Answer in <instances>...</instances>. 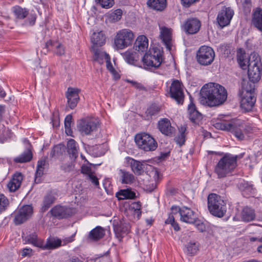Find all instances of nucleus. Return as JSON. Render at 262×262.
<instances>
[{
  "label": "nucleus",
  "instance_id": "f257e3e1",
  "mask_svg": "<svg viewBox=\"0 0 262 262\" xmlns=\"http://www.w3.org/2000/svg\"><path fill=\"white\" fill-rule=\"evenodd\" d=\"M200 95L201 103L212 107L223 103L227 99V93L220 84L209 83L203 86Z\"/></svg>",
  "mask_w": 262,
  "mask_h": 262
},
{
  "label": "nucleus",
  "instance_id": "f03ea898",
  "mask_svg": "<svg viewBox=\"0 0 262 262\" xmlns=\"http://www.w3.org/2000/svg\"><path fill=\"white\" fill-rule=\"evenodd\" d=\"M238 158L237 155L225 154L215 167L214 172L218 177L222 178L230 175L237 166V160Z\"/></svg>",
  "mask_w": 262,
  "mask_h": 262
},
{
  "label": "nucleus",
  "instance_id": "7ed1b4c3",
  "mask_svg": "<svg viewBox=\"0 0 262 262\" xmlns=\"http://www.w3.org/2000/svg\"><path fill=\"white\" fill-rule=\"evenodd\" d=\"M217 128L231 132L239 140H243L245 138L244 133L247 132L246 125L243 121L239 119H233L230 121H221L215 124Z\"/></svg>",
  "mask_w": 262,
  "mask_h": 262
},
{
  "label": "nucleus",
  "instance_id": "20e7f679",
  "mask_svg": "<svg viewBox=\"0 0 262 262\" xmlns=\"http://www.w3.org/2000/svg\"><path fill=\"white\" fill-rule=\"evenodd\" d=\"M208 209L209 212L214 216L223 217L227 211L226 202L219 195L209 194L207 198Z\"/></svg>",
  "mask_w": 262,
  "mask_h": 262
},
{
  "label": "nucleus",
  "instance_id": "39448f33",
  "mask_svg": "<svg viewBox=\"0 0 262 262\" xmlns=\"http://www.w3.org/2000/svg\"><path fill=\"white\" fill-rule=\"evenodd\" d=\"M27 241L35 247L42 250H52L62 246L61 239L55 237H49L45 243L43 241L38 238L36 233L30 234L27 237Z\"/></svg>",
  "mask_w": 262,
  "mask_h": 262
},
{
  "label": "nucleus",
  "instance_id": "423d86ee",
  "mask_svg": "<svg viewBox=\"0 0 262 262\" xmlns=\"http://www.w3.org/2000/svg\"><path fill=\"white\" fill-rule=\"evenodd\" d=\"M135 35L132 31L127 29H122L117 32L114 39L115 47L122 50L130 46L134 39Z\"/></svg>",
  "mask_w": 262,
  "mask_h": 262
},
{
  "label": "nucleus",
  "instance_id": "0eeeda50",
  "mask_svg": "<svg viewBox=\"0 0 262 262\" xmlns=\"http://www.w3.org/2000/svg\"><path fill=\"white\" fill-rule=\"evenodd\" d=\"M135 141L139 148L145 151H154L158 146L155 139L146 133L137 134L135 137Z\"/></svg>",
  "mask_w": 262,
  "mask_h": 262
},
{
  "label": "nucleus",
  "instance_id": "6e6552de",
  "mask_svg": "<svg viewBox=\"0 0 262 262\" xmlns=\"http://www.w3.org/2000/svg\"><path fill=\"white\" fill-rule=\"evenodd\" d=\"M99 121L93 118H86L80 120L77 123V128L84 135H92L99 127Z\"/></svg>",
  "mask_w": 262,
  "mask_h": 262
},
{
  "label": "nucleus",
  "instance_id": "1a4fd4ad",
  "mask_svg": "<svg viewBox=\"0 0 262 262\" xmlns=\"http://www.w3.org/2000/svg\"><path fill=\"white\" fill-rule=\"evenodd\" d=\"M214 57L215 53L212 48L206 46H201L196 53L197 61L203 66L210 64Z\"/></svg>",
  "mask_w": 262,
  "mask_h": 262
},
{
  "label": "nucleus",
  "instance_id": "9d476101",
  "mask_svg": "<svg viewBox=\"0 0 262 262\" xmlns=\"http://www.w3.org/2000/svg\"><path fill=\"white\" fill-rule=\"evenodd\" d=\"M171 210L173 213L179 212L180 215V220L182 222L188 224H193L195 219H197L194 211L187 207L183 206L180 208L177 206H172Z\"/></svg>",
  "mask_w": 262,
  "mask_h": 262
},
{
  "label": "nucleus",
  "instance_id": "9b49d317",
  "mask_svg": "<svg viewBox=\"0 0 262 262\" xmlns=\"http://www.w3.org/2000/svg\"><path fill=\"white\" fill-rule=\"evenodd\" d=\"M161 54L160 51L149 50L142 57V61L144 66L148 67H158L161 63Z\"/></svg>",
  "mask_w": 262,
  "mask_h": 262
},
{
  "label": "nucleus",
  "instance_id": "f8f14e48",
  "mask_svg": "<svg viewBox=\"0 0 262 262\" xmlns=\"http://www.w3.org/2000/svg\"><path fill=\"white\" fill-rule=\"evenodd\" d=\"M234 15V11L229 7H224L219 13L217 21L222 28L228 25Z\"/></svg>",
  "mask_w": 262,
  "mask_h": 262
},
{
  "label": "nucleus",
  "instance_id": "ddd939ff",
  "mask_svg": "<svg viewBox=\"0 0 262 262\" xmlns=\"http://www.w3.org/2000/svg\"><path fill=\"white\" fill-rule=\"evenodd\" d=\"M255 101L256 98L252 92V90H247L241 98V106L246 111H249L252 108Z\"/></svg>",
  "mask_w": 262,
  "mask_h": 262
},
{
  "label": "nucleus",
  "instance_id": "4468645a",
  "mask_svg": "<svg viewBox=\"0 0 262 262\" xmlns=\"http://www.w3.org/2000/svg\"><path fill=\"white\" fill-rule=\"evenodd\" d=\"M170 95L171 98L175 99L179 103H180L183 99L184 93L182 89V84L178 80L172 81L170 88Z\"/></svg>",
  "mask_w": 262,
  "mask_h": 262
},
{
  "label": "nucleus",
  "instance_id": "2eb2a0df",
  "mask_svg": "<svg viewBox=\"0 0 262 262\" xmlns=\"http://www.w3.org/2000/svg\"><path fill=\"white\" fill-rule=\"evenodd\" d=\"M33 213V208L30 205H25L21 207L15 215L14 222L15 224H22L28 220Z\"/></svg>",
  "mask_w": 262,
  "mask_h": 262
},
{
  "label": "nucleus",
  "instance_id": "dca6fc26",
  "mask_svg": "<svg viewBox=\"0 0 262 262\" xmlns=\"http://www.w3.org/2000/svg\"><path fill=\"white\" fill-rule=\"evenodd\" d=\"M50 212L52 216L61 219L72 215L74 213V210L70 207L57 205L50 210Z\"/></svg>",
  "mask_w": 262,
  "mask_h": 262
},
{
  "label": "nucleus",
  "instance_id": "f3484780",
  "mask_svg": "<svg viewBox=\"0 0 262 262\" xmlns=\"http://www.w3.org/2000/svg\"><path fill=\"white\" fill-rule=\"evenodd\" d=\"M80 90L77 88H69L66 93V96L68 100V105L71 108H74L79 100V93Z\"/></svg>",
  "mask_w": 262,
  "mask_h": 262
},
{
  "label": "nucleus",
  "instance_id": "a211bd4d",
  "mask_svg": "<svg viewBox=\"0 0 262 262\" xmlns=\"http://www.w3.org/2000/svg\"><path fill=\"white\" fill-rule=\"evenodd\" d=\"M121 54L127 63L140 67L139 63L142 55L141 53L133 50H128Z\"/></svg>",
  "mask_w": 262,
  "mask_h": 262
},
{
  "label": "nucleus",
  "instance_id": "6ab92c4d",
  "mask_svg": "<svg viewBox=\"0 0 262 262\" xmlns=\"http://www.w3.org/2000/svg\"><path fill=\"white\" fill-rule=\"evenodd\" d=\"M201 27L200 21L195 18H191L185 21L183 28L184 31L188 34H193L197 33Z\"/></svg>",
  "mask_w": 262,
  "mask_h": 262
},
{
  "label": "nucleus",
  "instance_id": "aec40b11",
  "mask_svg": "<svg viewBox=\"0 0 262 262\" xmlns=\"http://www.w3.org/2000/svg\"><path fill=\"white\" fill-rule=\"evenodd\" d=\"M158 128L160 131L166 136H171L174 133V128L167 118L161 119L158 122Z\"/></svg>",
  "mask_w": 262,
  "mask_h": 262
},
{
  "label": "nucleus",
  "instance_id": "412c9836",
  "mask_svg": "<svg viewBox=\"0 0 262 262\" xmlns=\"http://www.w3.org/2000/svg\"><path fill=\"white\" fill-rule=\"evenodd\" d=\"M160 37L168 50H171L172 30L170 28L160 26Z\"/></svg>",
  "mask_w": 262,
  "mask_h": 262
},
{
  "label": "nucleus",
  "instance_id": "4be33fe9",
  "mask_svg": "<svg viewBox=\"0 0 262 262\" xmlns=\"http://www.w3.org/2000/svg\"><path fill=\"white\" fill-rule=\"evenodd\" d=\"M148 47V39L144 35L139 36L134 43V48L138 53L141 54L146 52Z\"/></svg>",
  "mask_w": 262,
  "mask_h": 262
},
{
  "label": "nucleus",
  "instance_id": "5701e85b",
  "mask_svg": "<svg viewBox=\"0 0 262 262\" xmlns=\"http://www.w3.org/2000/svg\"><path fill=\"white\" fill-rule=\"evenodd\" d=\"M23 179V177L21 173H15L7 184L9 190L11 192L15 191L20 187Z\"/></svg>",
  "mask_w": 262,
  "mask_h": 262
},
{
  "label": "nucleus",
  "instance_id": "b1692460",
  "mask_svg": "<svg viewBox=\"0 0 262 262\" xmlns=\"http://www.w3.org/2000/svg\"><path fill=\"white\" fill-rule=\"evenodd\" d=\"M81 172L85 174L86 179L96 186L99 185L98 179L91 169V168L88 165H82L81 168Z\"/></svg>",
  "mask_w": 262,
  "mask_h": 262
},
{
  "label": "nucleus",
  "instance_id": "393cba45",
  "mask_svg": "<svg viewBox=\"0 0 262 262\" xmlns=\"http://www.w3.org/2000/svg\"><path fill=\"white\" fill-rule=\"evenodd\" d=\"M188 113L189 118L193 122H196L201 118V114L196 110L191 100L188 106Z\"/></svg>",
  "mask_w": 262,
  "mask_h": 262
},
{
  "label": "nucleus",
  "instance_id": "a878e982",
  "mask_svg": "<svg viewBox=\"0 0 262 262\" xmlns=\"http://www.w3.org/2000/svg\"><path fill=\"white\" fill-rule=\"evenodd\" d=\"M67 150L70 157L75 159L78 155V145L76 141L71 139L67 143Z\"/></svg>",
  "mask_w": 262,
  "mask_h": 262
},
{
  "label": "nucleus",
  "instance_id": "bb28decb",
  "mask_svg": "<svg viewBox=\"0 0 262 262\" xmlns=\"http://www.w3.org/2000/svg\"><path fill=\"white\" fill-rule=\"evenodd\" d=\"M147 4L155 10L162 11L166 8L167 3L166 0H148Z\"/></svg>",
  "mask_w": 262,
  "mask_h": 262
},
{
  "label": "nucleus",
  "instance_id": "cd10ccee",
  "mask_svg": "<svg viewBox=\"0 0 262 262\" xmlns=\"http://www.w3.org/2000/svg\"><path fill=\"white\" fill-rule=\"evenodd\" d=\"M248 69H256V68H262V63L260 57L255 53L250 54L249 57Z\"/></svg>",
  "mask_w": 262,
  "mask_h": 262
},
{
  "label": "nucleus",
  "instance_id": "c85d7f7f",
  "mask_svg": "<svg viewBox=\"0 0 262 262\" xmlns=\"http://www.w3.org/2000/svg\"><path fill=\"white\" fill-rule=\"evenodd\" d=\"M46 165V160L45 159L39 160L37 162L35 182L36 183H39L40 182V178L43 174V170Z\"/></svg>",
  "mask_w": 262,
  "mask_h": 262
},
{
  "label": "nucleus",
  "instance_id": "c756f323",
  "mask_svg": "<svg viewBox=\"0 0 262 262\" xmlns=\"http://www.w3.org/2000/svg\"><path fill=\"white\" fill-rule=\"evenodd\" d=\"M91 41L95 46H102L105 41V37L102 31L94 32L91 36Z\"/></svg>",
  "mask_w": 262,
  "mask_h": 262
},
{
  "label": "nucleus",
  "instance_id": "7c9ffc66",
  "mask_svg": "<svg viewBox=\"0 0 262 262\" xmlns=\"http://www.w3.org/2000/svg\"><path fill=\"white\" fill-rule=\"evenodd\" d=\"M262 68L248 69V77L249 80L255 83L258 82L261 77Z\"/></svg>",
  "mask_w": 262,
  "mask_h": 262
},
{
  "label": "nucleus",
  "instance_id": "2f4dec72",
  "mask_svg": "<svg viewBox=\"0 0 262 262\" xmlns=\"http://www.w3.org/2000/svg\"><path fill=\"white\" fill-rule=\"evenodd\" d=\"M91 50L94 54V60L101 63L103 58L108 59L109 55L105 52L102 51L100 49L97 48L96 46H93Z\"/></svg>",
  "mask_w": 262,
  "mask_h": 262
},
{
  "label": "nucleus",
  "instance_id": "473e14b6",
  "mask_svg": "<svg viewBox=\"0 0 262 262\" xmlns=\"http://www.w3.org/2000/svg\"><path fill=\"white\" fill-rule=\"evenodd\" d=\"M255 217L254 211L252 208L246 207L243 209L242 212V219L243 221L249 222L254 220Z\"/></svg>",
  "mask_w": 262,
  "mask_h": 262
},
{
  "label": "nucleus",
  "instance_id": "72a5a7b5",
  "mask_svg": "<svg viewBox=\"0 0 262 262\" xmlns=\"http://www.w3.org/2000/svg\"><path fill=\"white\" fill-rule=\"evenodd\" d=\"M252 22L253 25L262 31V10L257 8L253 14Z\"/></svg>",
  "mask_w": 262,
  "mask_h": 262
},
{
  "label": "nucleus",
  "instance_id": "f704fd0d",
  "mask_svg": "<svg viewBox=\"0 0 262 262\" xmlns=\"http://www.w3.org/2000/svg\"><path fill=\"white\" fill-rule=\"evenodd\" d=\"M237 61L243 69H246L249 63V58L247 57L246 53L241 49H239L237 52Z\"/></svg>",
  "mask_w": 262,
  "mask_h": 262
},
{
  "label": "nucleus",
  "instance_id": "c9c22d12",
  "mask_svg": "<svg viewBox=\"0 0 262 262\" xmlns=\"http://www.w3.org/2000/svg\"><path fill=\"white\" fill-rule=\"evenodd\" d=\"M104 234L103 229L100 226H97L90 232L89 236L93 240L97 241L102 238Z\"/></svg>",
  "mask_w": 262,
  "mask_h": 262
},
{
  "label": "nucleus",
  "instance_id": "e433bc0d",
  "mask_svg": "<svg viewBox=\"0 0 262 262\" xmlns=\"http://www.w3.org/2000/svg\"><path fill=\"white\" fill-rule=\"evenodd\" d=\"M119 174L121 177V182L123 184H130L135 181L134 175L129 172L120 169L119 170Z\"/></svg>",
  "mask_w": 262,
  "mask_h": 262
},
{
  "label": "nucleus",
  "instance_id": "4c0bfd02",
  "mask_svg": "<svg viewBox=\"0 0 262 262\" xmlns=\"http://www.w3.org/2000/svg\"><path fill=\"white\" fill-rule=\"evenodd\" d=\"M116 196L119 200L133 199L135 198L136 194L131 189H122L116 193Z\"/></svg>",
  "mask_w": 262,
  "mask_h": 262
},
{
  "label": "nucleus",
  "instance_id": "58836bf2",
  "mask_svg": "<svg viewBox=\"0 0 262 262\" xmlns=\"http://www.w3.org/2000/svg\"><path fill=\"white\" fill-rule=\"evenodd\" d=\"M129 163L132 170L135 174L141 175L143 172V165L140 161L130 158Z\"/></svg>",
  "mask_w": 262,
  "mask_h": 262
},
{
  "label": "nucleus",
  "instance_id": "ea45409f",
  "mask_svg": "<svg viewBox=\"0 0 262 262\" xmlns=\"http://www.w3.org/2000/svg\"><path fill=\"white\" fill-rule=\"evenodd\" d=\"M47 46H51L54 52L57 55L60 56L64 54V48L58 42L50 41L47 43Z\"/></svg>",
  "mask_w": 262,
  "mask_h": 262
},
{
  "label": "nucleus",
  "instance_id": "a19ab883",
  "mask_svg": "<svg viewBox=\"0 0 262 262\" xmlns=\"http://www.w3.org/2000/svg\"><path fill=\"white\" fill-rule=\"evenodd\" d=\"M13 12L17 18L24 19L28 14V10L19 6H15L12 8Z\"/></svg>",
  "mask_w": 262,
  "mask_h": 262
},
{
  "label": "nucleus",
  "instance_id": "79ce46f5",
  "mask_svg": "<svg viewBox=\"0 0 262 262\" xmlns=\"http://www.w3.org/2000/svg\"><path fill=\"white\" fill-rule=\"evenodd\" d=\"M32 158L31 151L27 149L19 156L14 158V161L16 163H25L30 161Z\"/></svg>",
  "mask_w": 262,
  "mask_h": 262
},
{
  "label": "nucleus",
  "instance_id": "37998d69",
  "mask_svg": "<svg viewBox=\"0 0 262 262\" xmlns=\"http://www.w3.org/2000/svg\"><path fill=\"white\" fill-rule=\"evenodd\" d=\"M186 253L190 256L195 255L199 251V244L196 242H190L186 245Z\"/></svg>",
  "mask_w": 262,
  "mask_h": 262
},
{
  "label": "nucleus",
  "instance_id": "c03bdc74",
  "mask_svg": "<svg viewBox=\"0 0 262 262\" xmlns=\"http://www.w3.org/2000/svg\"><path fill=\"white\" fill-rule=\"evenodd\" d=\"M55 201L54 196L51 194H47L44 199L42 206L41 207L42 211H45L49 208L51 205Z\"/></svg>",
  "mask_w": 262,
  "mask_h": 262
},
{
  "label": "nucleus",
  "instance_id": "a18cd8bd",
  "mask_svg": "<svg viewBox=\"0 0 262 262\" xmlns=\"http://www.w3.org/2000/svg\"><path fill=\"white\" fill-rule=\"evenodd\" d=\"M186 130V127L181 126L180 128V134L175 138L176 143L180 146L183 145L185 142V133Z\"/></svg>",
  "mask_w": 262,
  "mask_h": 262
},
{
  "label": "nucleus",
  "instance_id": "49530a36",
  "mask_svg": "<svg viewBox=\"0 0 262 262\" xmlns=\"http://www.w3.org/2000/svg\"><path fill=\"white\" fill-rule=\"evenodd\" d=\"M72 120V116L71 115H67L64 119V127L66 133L68 136H72V131L71 128Z\"/></svg>",
  "mask_w": 262,
  "mask_h": 262
},
{
  "label": "nucleus",
  "instance_id": "de8ad7c7",
  "mask_svg": "<svg viewBox=\"0 0 262 262\" xmlns=\"http://www.w3.org/2000/svg\"><path fill=\"white\" fill-rule=\"evenodd\" d=\"M9 200L3 194L0 193V213L5 210L9 205Z\"/></svg>",
  "mask_w": 262,
  "mask_h": 262
},
{
  "label": "nucleus",
  "instance_id": "09e8293b",
  "mask_svg": "<svg viewBox=\"0 0 262 262\" xmlns=\"http://www.w3.org/2000/svg\"><path fill=\"white\" fill-rule=\"evenodd\" d=\"M96 2L105 9L111 8L114 4V0H96Z\"/></svg>",
  "mask_w": 262,
  "mask_h": 262
},
{
  "label": "nucleus",
  "instance_id": "8fccbe9b",
  "mask_svg": "<svg viewBox=\"0 0 262 262\" xmlns=\"http://www.w3.org/2000/svg\"><path fill=\"white\" fill-rule=\"evenodd\" d=\"M106 60L107 69L110 71V72L112 74H113L115 79H119L120 78V76L119 74L117 73V72L116 71L115 69L113 68V66L110 61V56H108V59Z\"/></svg>",
  "mask_w": 262,
  "mask_h": 262
},
{
  "label": "nucleus",
  "instance_id": "3c124183",
  "mask_svg": "<svg viewBox=\"0 0 262 262\" xmlns=\"http://www.w3.org/2000/svg\"><path fill=\"white\" fill-rule=\"evenodd\" d=\"M122 11L121 9L116 10L111 15V18L114 22L119 20L122 16Z\"/></svg>",
  "mask_w": 262,
  "mask_h": 262
},
{
  "label": "nucleus",
  "instance_id": "603ef678",
  "mask_svg": "<svg viewBox=\"0 0 262 262\" xmlns=\"http://www.w3.org/2000/svg\"><path fill=\"white\" fill-rule=\"evenodd\" d=\"M193 224H195L197 229L201 232H203L206 230L205 225L200 221L195 219V221Z\"/></svg>",
  "mask_w": 262,
  "mask_h": 262
},
{
  "label": "nucleus",
  "instance_id": "864d4df0",
  "mask_svg": "<svg viewBox=\"0 0 262 262\" xmlns=\"http://www.w3.org/2000/svg\"><path fill=\"white\" fill-rule=\"evenodd\" d=\"M75 233L72 234L71 236L69 237H67L63 238L62 241V245L64 246L68 244V243H71L74 241Z\"/></svg>",
  "mask_w": 262,
  "mask_h": 262
},
{
  "label": "nucleus",
  "instance_id": "5fc2aeb1",
  "mask_svg": "<svg viewBox=\"0 0 262 262\" xmlns=\"http://www.w3.org/2000/svg\"><path fill=\"white\" fill-rule=\"evenodd\" d=\"M199 0H181L182 4L185 7H189Z\"/></svg>",
  "mask_w": 262,
  "mask_h": 262
},
{
  "label": "nucleus",
  "instance_id": "6e6d98bb",
  "mask_svg": "<svg viewBox=\"0 0 262 262\" xmlns=\"http://www.w3.org/2000/svg\"><path fill=\"white\" fill-rule=\"evenodd\" d=\"M127 81L128 82L130 83L133 86H134L135 88H136L137 89H139L140 90L144 89V87L140 83H139V82L135 81L130 80H127Z\"/></svg>",
  "mask_w": 262,
  "mask_h": 262
},
{
  "label": "nucleus",
  "instance_id": "4d7b16f0",
  "mask_svg": "<svg viewBox=\"0 0 262 262\" xmlns=\"http://www.w3.org/2000/svg\"><path fill=\"white\" fill-rule=\"evenodd\" d=\"M32 252V250L30 248H24L22 251L21 255L23 256L30 255Z\"/></svg>",
  "mask_w": 262,
  "mask_h": 262
},
{
  "label": "nucleus",
  "instance_id": "13d9d810",
  "mask_svg": "<svg viewBox=\"0 0 262 262\" xmlns=\"http://www.w3.org/2000/svg\"><path fill=\"white\" fill-rule=\"evenodd\" d=\"M105 258L108 259L106 255H105V257L101 255L98 257L93 258L91 259V262H100L101 261V260H103Z\"/></svg>",
  "mask_w": 262,
  "mask_h": 262
},
{
  "label": "nucleus",
  "instance_id": "bf43d9fd",
  "mask_svg": "<svg viewBox=\"0 0 262 262\" xmlns=\"http://www.w3.org/2000/svg\"><path fill=\"white\" fill-rule=\"evenodd\" d=\"M174 217L173 215L170 214L169 215L168 217L166 220L165 223L167 224H171L172 223L174 222Z\"/></svg>",
  "mask_w": 262,
  "mask_h": 262
},
{
  "label": "nucleus",
  "instance_id": "052dcab7",
  "mask_svg": "<svg viewBox=\"0 0 262 262\" xmlns=\"http://www.w3.org/2000/svg\"><path fill=\"white\" fill-rule=\"evenodd\" d=\"M133 208L135 209V211H136L138 213L139 212L140 214H141V212L140 211L141 206L139 203H135L133 204Z\"/></svg>",
  "mask_w": 262,
  "mask_h": 262
},
{
  "label": "nucleus",
  "instance_id": "680f3d73",
  "mask_svg": "<svg viewBox=\"0 0 262 262\" xmlns=\"http://www.w3.org/2000/svg\"><path fill=\"white\" fill-rule=\"evenodd\" d=\"M31 21L30 22V25H33L34 24L35 20H36V15H31Z\"/></svg>",
  "mask_w": 262,
  "mask_h": 262
},
{
  "label": "nucleus",
  "instance_id": "e2e57ef3",
  "mask_svg": "<svg viewBox=\"0 0 262 262\" xmlns=\"http://www.w3.org/2000/svg\"><path fill=\"white\" fill-rule=\"evenodd\" d=\"M171 226L173 227L174 229L176 231H178L179 230V227L178 224L174 221V223H172Z\"/></svg>",
  "mask_w": 262,
  "mask_h": 262
},
{
  "label": "nucleus",
  "instance_id": "0e129e2a",
  "mask_svg": "<svg viewBox=\"0 0 262 262\" xmlns=\"http://www.w3.org/2000/svg\"><path fill=\"white\" fill-rule=\"evenodd\" d=\"M259 242H262V237L259 239ZM257 251L259 253H262V245L258 247Z\"/></svg>",
  "mask_w": 262,
  "mask_h": 262
},
{
  "label": "nucleus",
  "instance_id": "69168bd1",
  "mask_svg": "<svg viewBox=\"0 0 262 262\" xmlns=\"http://www.w3.org/2000/svg\"><path fill=\"white\" fill-rule=\"evenodd\" d=\"M5 96V92L3 90V89L0 87V96L2 97H4Z\"/></svg>",
  "mask_w": 262,
  "mask_h": 262
},
{
  "label": "nucleus",
  "instance_id": "338daca9",
  "mask_svg": "<svg viewBox=\"0 0 262 262\" xmlns=\"http://www.w3.org/2000/svg\"><path fill=\"white\" fill-rule=\"evenodd\" d=\"M259 238H257L256 237H251L250 240L251 242H255L256 241H258L259 242Z\"/></svg>",
  "mask_w": 262,
  "mask_h": 262
},
{
  "label": "nucleus",
  "instance_id": "774afa93",
  "mask_svg": "<svg viewBox=\"0 0 262 262\" xmlns=\"http://www.w3.org/2000/svg\"><path fill=\"white\" fill-rule=\"evenodd\" d=\"M71 262H79V260L78 259H73Z\"/></svg>",
  "mask_w": 262,
  "mask_h": 262
}]
</instances>
